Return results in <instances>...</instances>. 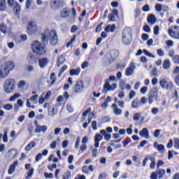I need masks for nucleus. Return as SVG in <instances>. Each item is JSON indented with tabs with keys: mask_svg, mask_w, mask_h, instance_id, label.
Listing matches in <instances>:
<instances>
[{
	"mask_svg": "<svg viewBox=\"0 0 179 179\" xmlns=\"http://www.w3.org/2000/svg\"><path fill=\"white\" fill-rule=\"evenodd\" d=\"M135 64L131 63L129 66L126 69L125 75L126 76H131V75H134V72H135Z\"/></svg>",
	"mask_w": 179,
	"mask_h": 179,
	"instance_id": "nucleus-12",
	"label": "nucleus"
},
{
	"mask_svg": "<svg viewBox=\"0 0 179 179\" xmlns=\"http://www.w3.org/2000/svg\"><path fill=\"white\" fill-rule=\"evenodd\" d=\"M112 108L113 109V113L115 115H121V114H122V110L118 108L117 104L113 103Z\"/></svg>",
	"mask_w": 179,
	"mask_h": 179,
	"instance_id": "nucleus-24",
	"label": "nucleus"
},
{
	"mask_svg": "<svg viewBox=\"0 0 179 179\" xmlns=\"http://www.w3.org/2000/svg\"><path fill=\"white\" fill-rule=\"evenodd\" d=\"M0 31L3 34H8L10 30H9V28H8V26L6 25L5 23H2V24H0Z\"/></svg>",
	"mask_w": 179,
	"mask_h": 179,
	"instance_id": "nucleus-23",
	"label": "nucleus"
},
{
	"mask_svg": "<svg viewBox=\"0 0 179 179\" xmlns=\"http://www.w3.org/2000/svg\"><path fill=\"white\" fill-rule=\"evenodd\" d=\"M168 33L169 36L172 37V38H175L176 40H179V27L175 25L172 27L171 29L168 30Z\"/></svg>",
	"mask_w": 179,
	"mask_h": 179,
	"instance_id": "nucleus-6",
	"label": "nucleus"
},
{
	"mask_svg": "<svg viewBox=\"0 0 179 179\" xmlns=\"http://www.w3.org/2000/svg\"><path fill=\"white\" fill-rule=\"evenodd\" d=\"M157 68H153L151 71V75H152V76H157Z\"/></svg>",
	"mask_w": 179,
	"mask_h": 179,
	"instance_id": "nucleus-54",
	"label": "nucleus"
},
{
	"mask_svg": "<svg viewBox=\"0 0 179 179\" xmlns=\"http://www.w3.org/2000/svg\"><path fill=\"white\" fill-rule=\"evenodd\" d=\"M28 62L29 64H36V55L30 53L28 56Z\"/></svg>",
	"mask_w": 179,
	"mask_h": 179,
	"instance_id": "nucleus-31",
	"label": "nucleus"
},
{
	"mask_svg": "<svg viewBox=\"0 0 179 179\" xmlns=\"http://www.w3.org/2000/svg\"><path fill=\"white\" fill-rule=\"evenodd\" d=\"M110 22H115V16L114 15V14H109L108 16Z\"/></svg>",
	"mask_w": 179,
	"mask_h": 179,
	"instance_id": "nucleus-50",
	"label": "nucleus"
},
{
	"mask_svg": "<svg viewBox=\"0 0 179 179\" xmlns=\"http://www.w3.org/2000/svg\"><path fill=\"white\" fill-rule=\"evenodd\" d=\"M163 8V5L160 4V3H157L155 5V10L157 12H162V9Z\"/></svg>",
	"mask_w": 179,
	"mask_h": 179,
	"instance_id": "nucleus-42",
	"label": "nucleus"
},
{
	"mask_svg": "<svg viewBox=\"0 0 179 179\" xmlns=\"http://www.w3.org/2000/svg\"><path fill=\"white\" fill-rule=\"evenodd\" d=\"M154 136L155 138H159V136H160V129L155 130L154 132Z\"/></svg>",
	"mask_w": 179,
	"mask_h": 179,
	"instance_id": "nucleus-58",
	"label": "nucleus"
},
{
	"mask_svg": "<svg viewBox=\"0 0 179 179\" xmlns=\"http://www.w3.org/2000/svg\"><path fill=\"white\" fill-rule=\"evenodd\" d=\"M130 142H132V140H131V138H129V137H127L123 141L124 146H127L128 145V143H130Z\"/></svg>",
	"mask_w": 179,
	"mask_h": 179,
	"instance_id": "nucleus-46",
	"label": "nucleus"
},
{
	"mask_svg": "<svg viewBox=\"0 0 179 179\" xmlns=\"http://www.w3.org/2000/svg\"><path fill=\"white\" fill-rule=\"evenodd\" d=\"M162 68L164 69V71H167L171 68V62H170V59H167L164 60Z\"/></svg>",
	"mask_w": 179,
	"mask_h": 179,
	"instance_id": "nucleus-16",
	"label": "nucleus"
},
{
	"mask_svg": "<svg viewBox=\"0 0 179 179\" xmlns=\"http://www.w3.org/2000/svg\"><path fill=\"white\" fill-rule=\"evenodd\" d=\"M159 90H157V87H153L151 91L150 92V94L148 95V103L149 104H152L155 101V100H157V96H159L158 93Z\"/></svg>",
	"mask_w": 179,
	"mask_h": 179,
	"instance_id": "nucleus-5",
	"label": "nucleus"
},
{
	"mask_svg": "<svg viewBox=\"0 0 179 179\" xmlns=\"http://www.w3.org/2000/svg\"><path fill=\"white\" fill-rule=\"evenodd\" d=\"M31 48L36 55H44L45 54V46L38 41H35L31 43Z\"/></svg>",
	"mask_w": 179,
	"mask_h": 179,
	"instance_id": "nucleus-2",
	"label": "nucleus"
},
{
	"mask_svg": "<svg viewBox=\"0 0 179 179\" xmlns=\"http://www.w3.org/2000/svg\"><path fill=\"white\" fill-rule=\"evenodd\" d=\"M118 55H120V52L117 51L110 52V57H111L113 61H114L115 59H117V58H118Z\"/></svg>",
	"mask_w": 179,
	"mask_h": 179,
	"instance_id": "nucleus-36",
	"label": "nucleus"
},
{
	"mask_svg": "<svg viewBox=\"0 0 179 179\" xmlns=\"http://www.w3.org/2000/svg\"><path fill=\"white\" fill-rule=\"evenodd\" d=\"M173 142H174V148L176 149H179V139L177 138H173Z\"/></svg>",
	"mask_w": 179,
	"mask_h": 179,
	"instance_id": "nucleus-43",
	"label": "nucleus"
},
{
	"mask_svg": "<svg viewBox=\"0 0 179 179\" xmlns=\"http://www.w3.org/2000/svg\"><path fill=\"white\" fill-rule=\"evenodd\" d=\"M106 83L103 85V90L102 93H107L108 91L111 90V85H110V80H106Z\"/></svg>",
	"mask_w": 179,
	"mask_h": 179,
	"instance_id": "nucleus-21",
	"label": "nucleus"
},
{
	"mask_svg": "<svg viewBox=\"0 0 179 179\" xmlns=\"http://www.w3.org/2000/svg\"><path fill=\"white\" fill-rule=\"evenodd\" d=\"M119 86L122 90H125V81L121 80L119 83Z\"/></svg>",
	"mask_w": 179,
	"mask_h": 179,
	"instance_id": "nucleus-45",
	"label": "nucleus"
},
{
	"mask_svg": "<svg viewBox=\"0 0 179 179\" xmlns=\"http://www.w3.org/2000/svg\"><path fill=\"white\" fill-rule=\"evenodd\" d=\"M36 129H35V134H40L43 132V134H45L47 132V129H48V127L47 125L40 126V124L36 125Z\"/></svg>",
	"mask_w": 179,
	"mask_h": 179,
	"instance_id": "nucleus-13",
	"label": "nucleus"
},
{
	"mask_svg": "<svg viewBox=\"0 0 179 179\" xmlns=\"http://www.w3.org/2000/svg\"><path fill=\"white\" fill-rule=\"evenodd\" d=\"M150 179H157V172H152L150 176Z\"/></svg>",
	"mask_w": 179,
	"mask_h": 179,
	"instance_id": "nucleus-60",
	"label": "nucleus"
},
{
	"mask_svg": "<svg viewBox=\"0 0 179 179\" xmlns=\"http://www.w3.org/2000/svg\"><path fill=\"white\" fill-rule=\"evenodd\" d=\"M85 89V83L82 80H78L73 87L74 93H82Z\"/></svg>",
	"mask_w": 179,
	"mask_h": 179,
	"instance_id": "nucleus-9",
	"label": "nucleus"
},
{
	"mask_svg": "<svg viewBox=\"0 0 179 179\" xmlns=\"http://www.w3.org/2000/svg\"><path fill=\"white\" fill-rule=\"evenodd\" d=\"M72 176V173L70 171H67L66 173H64L62 176V179H69Z\"/></svg>",
	"mask_w": 179,
	"mask_h": 179,
	"instance_id": "nucleus-38",
	"label": "nucleus"
},
{
	"mask_svg": "<svg viewBox=\"0 0 179 179\" xmlns=\"http://www.w3.org/2000/svg\"><path fill=\"white\" fill-rule=\"evenodd\" d=\"M140 136L145 138V139H149V131L146 127L143 128L141 131H139Z\"/></svg>",
	"mask_w": 179,
	"mask_h": 179,
	"instance_id": "nucleus-18",
	"label": "nucleus"
},
{
	"mask_svg": "<svg viewBox=\"0 0 179 179\" xmlns=\"http://www.w3.org/2000/svg\"><path fill=\"white\" fill-rule=\"evenodd\" d=\"M79 73H80V68H77L76 69H71L70 70V76H79Z\"/></svg>",
	"mask_w": 179,
	"mask_h": 179,
	"instance_id": "nucleus-29",
	"label": "nucleus"
},
{
	"mask_svg": "<svg viewBox=\"0 0 179 179\" xmlns=\"http://www.w3.org/2000/svg\"><path fill=\"white\" fill-rule=\"evenodd\" d=\"M154 148L159 151V153H164V145L163 144H159L157 142L154 143Z\"/></svg>",
	"mask_w": 179,
	"mask_h": 179,
	"instance_id": "nucleus-20",
	"label": "nucleus"
},
{
	"mask_svg": "<svg viewBox=\"0 0 179 179\" xmlns=\"http://www.w3.org/2000/svg\"><path fill=\"white\" fill-rule=\"evenodd\" d=\"M141 118V113H136L134 115L133 120L134 121H139V119Z\"/></svg>",
	"mask_w": 179,
	"mask_h": 179,
	"instance_id": "nucleus-47",
	"label": "nucleus"
},
{
	"mask_svg": "<svg viewBox=\"0 0 179 179\" xmlns=\"http://www.w3.org/2000/svg\"><path fill=\"white\" fill-rule=\"evenodd\" d=\"M8 5H9L10 8H13V12L15 15L20 13V5L15 1V0H8Z\"/></svg>",
	"mask_w": 179,
	"mask_h": 179,
	"instance_id": "nucleus-7",
	"label": "nucleus"
},
{
	"mask_svg": "<svg viewBox=\"0 0 179 179\" xmlns=\"http://www.w3.org/2000/svg\"><path fill=\"white\" fill-rule=\"evenodd\" d=\"M33 148H36V143L34 141H31L26 147L25 150L30 152Z\"/></svg>",
	"mask_w": 179,
	"mask_h": 179,
	"instance_id": "nucleus-32",
	"label": "nucleus"
},
{
	"mask_svg": "<svg viewBox=\"0 0 179 179\" xmlns=\"http://www.w3.org/2000/svg\"><path fill=\"white\" fill-rule=\"evenodd\" d=\"M10 71L6 69L4 66H1L0 69V79H3V78H6L9 75Z\"/></svg>",
	"mask_w": 179,
	"mask_h": 179,
	"instance_id": "nucleus-14",
	"label": "nucleus"
},
{
	"mask_svg": "<svg viewBox=\"0 0 179 179\" xmlns=\"http://www.w3.org/2000/svg\"><path fill=\"white\" fill-rule=\"evenodd\" d=\"M131 107H132V108H139V107H142L141 101H139V99H134L131 102Z\"/></svg>",
	"mask_w": 179,
	"mask_h": 179,
	"instance_id": "nucleus-27",
	"label": "nucleus"
},
{
	"mask_svg": "<svg viewBox=\"0 0 179 179\" xmlns=\"http://www.w3.org/2000/svg\"><path fill=\"white\" fill-rule=\"evenodd\" d=\"M156 173H157V175H158V178L162 179L163 178V176L166 174V171L164 169L157 170Z\"/></svg>",
	"mask_w": 179,
	"mask_h": 179,
	"instance_id": "nucleus-35",
	"label": "nucleus"
},
{
	"mask_svg": "<svg viewBox=\"0 0 179 179\" xmlns=\"http://www.w3.org/2000/svg\"><path fill=\"white\" fill-rule=\"evenodd\" d=\"M168 10H169V6H167L166 5H162V11L164 12V13H166Z\"/></svg>",
	"mask_w": 179,
	"mask_h": 179,
	"instance_id": "nucleus-59",
	"label": "nucleus"
},
{
	"mask_svg": "<svg viewBox=\"0 0 179 179\" xmlns=\"http://www.w3.org/2000/svg\"><path fill=\"white\" fill-rule=\"evenodd\" d=\"M50 8L52 9H59V8H62L61 0H51Z\"/></svg>",
	"mask_w": 179,
	"mask_h": 179,
	"instance_id": "nucleus-11",
	"label": "nucleus"
},
{
	"mask_svg": "<svg viewBox=\"0 0 179 179\" xmlns=\"http://www.w3.org/2000/svg\"><path fill=\"white\" fill-rule=\"evenodd\" d=\"M172 61L176 65H179V55H175L172 58Z\"/></svg>",
	"mask_w": 179,
	"mask_h": 179,
	"instance_id": "nucleus-41",
	"label": "nucleus"
},
{
	"mask_svg": "<svg viewBox=\"0 0 179 179\" xmlns=\"http://www.w3.org/2000/svg\"><path fill=\"white\" fill-rule=\"evenodd\" d=\"M174 80L175 83H176V85L179 86V74L175 77Z\"/></svg>",
	"mask_w": 179,
	"mask_h": 179,
	"instance_id": "nucleus-64",
	"label": "nucleus"
},
{
	"mask_svg": "<svg viewBox=\"0 0 179 179\" xmlns=\"http://www.w3.org/2000/svg\"><path fill=\"white\" fill-rule=\"evenodd\" d=\"M5 9H6V1L0 0V10H5Z\"/></svg>",
	"mask_w": 179,
	"mask_h": 179,
	"instance_id": "nucleus-37",
	"label": "nucleus"
},
{
	"mask_svg": "<svg viewBox=\"0 0 179 179\" xmlns=\"http://www.w3.org/2000/svg\"><path fill=\"white\" fill-rule=\"evenodd\" d=\"M152 114L154 115H157L159 114V108H152L151 110Z\"/></svg>",
	"mask_w": 179,
	"mask_h": 179,
	"instance_id": "nucleus-53",
	"label": "nucleus"
},
{
	"mask_svg": "<svg viewBox=\"0 0 179 179\" xmlns=\"http://www.w3.org/2000/svg\"><path fill=\"white\" fill-rule=\"evenodd\" d=\"M48 64V59L47 58H42L39 59V66L41 69H44L45 66Z\"/></svg>",
	"mask_w": 179,
	"mask_h": 179,
	"instance_id": "nucleus-17",
	"label": "nucleus"
},
{
	"mask_svg": "<svg viewBox=\"0 0 179 179\" xmlns=\"http://www.w3.org/2000/svg\"><path fill=\"white\" fill-rule=\"evenodd\" d=\"M157 53L159 57H164V51H163L162 49H158L157 50Z\"/></svg>",
	"mask_w": 179,
	"mask_h": 179,
	"instance_id": "nucleus-51",
	"label": "nucleus"
},
{
	"mask_svg": "<svg viewBox=\"0 0 179 179\" xmlns=\"http://www.w3.org/2000/svg\"><path fill=\"white\" fill-rule=\"evenodd\" d=\"M117 69H120V71H122V69H125V64H117L116 65Z\"/></svg>",
	"mask_w": 179,
	"mask_h": 179,
	"instance_id": "nucleus-52",
	"label": "nucleus"
},
{
	"mask_svg": "<svg viewBox=\"0 0 179 179\" xmlns=\"http://www.w3.org/2000/svg\"><path fill=\"white\" fill-rule=\"evenodd\" d=\"M69 13H71V11L68 10L66 8H63L61 11V16L62 17H68L69 16Z\"/></svg>",
	"mask_w": 179,
	"mask_h": 179,
	"instance_id": "nucleus-33",
	"label": "nucleus"
},
{
	"mask_svg": "<svg viewBox=\"0 0 179 179\" xmlns=\"http://www.w3.org/2000/svg\"><path fill=\"white\" fill-rule=\"evenodd\" d=\"M86 149H87V145L86 144L82 145L80 148V153H83Z\"/></svg>",
	"mask_w": 179,
	"mask_h": 179,
	"instance_id": "nucleus-49",
	"label": "nucleus"
},
{
	"mask_svg": "<svg viewBox=\"0 0 179 179\" xmlns=\"http://www.w3.org/2000/svg\"><path fill=\"white\" fill-rule=\"evenodd\" d=\"M105 31H106V33H110V31L111 33H114V31H115V24H113V25H108L105 28Z\"/></svg>",
	"mask_w": 179,
	"mask_h": 179,
	"instance_id": "nucleus-30",
	"label": "nucleus"
},
{
	"mask_svg": "<svg viewBox=\"0 0 179 179\" xmlns=\"http://www.w3.org/2000/svg\"><path fill=\"white\" fill-rule=\"evenodd\" d=\"M49 43L52 45H57L58 44V34L55 29H51L49 32L48 36L45 34H42V42Z\"/></svg>",
	"mask_w": 179,
	"mask_h": 179,
	"instance_id": "nucleus-1",
	"label": "nucleus"
},
{
	"mask_svg": "<svg viewBox=\"0 0 179 179\" xmlns=\"http://www.w3.org/2000/svg\"><path fill=\"white\" fill-rule=\"evenodd\" d=\"M106 178H107V176H106V173H102L99 176V179H106Z\"/></svg>",
	"mask_w": 179,
	"mask_h": 179,
	"instance_id": "nucleus-62",
	"label": "nucleus"
},
{
	"mask_svg": "<svg viewBox=\"0 0 179 179\" xmlns=\"http://www.w3.org/2000/svg\"><path fill=\"white\" fill-rule=\"evenodd\" d=\"M108 103H111V97L108 96L103 103L101 105V108H107L108 107Z\"/></svg>",
	"mask_w": 179,
	"mask_h": 179,
	"instance_id": "nucleus-28",
	"label": "nucleus"
},
{
	"mask_svg": "<svg viewBox=\"0 0 179 179\" xmlns=\"http://www.w3.org/2000/svg\"><path fill=\"white\" fill-rule=\"evenodd\" d=\"M159 85L162 89H166V90H173V83L167 81L165 78H162L159 81Z\"/></svg>",
	"mask_w": 179,
	"mask_h": 179,
	"instance_id": "nucleus-8",
	"label": "nucleus"
},
{
	"mask_svg": "<svg viewBox=\"0 0 179 179\" xmlns=\"http://www.w3.org/2000/svg\"><path fill=\"white\" fill-rule=\"evenodd\" d=\"M64 62H65V56L64 55H60L58 57L57 59V67L61 66V65H62V64H64Z\"/></svg>",
	"mask_w": 179,
	"mask_h": 179,
	"instance_id": "nucleus-34",
	"label": "nucleus"
},
{
	"mask_svg": "<svg viewBox=\"0 0 179 179\" xmlns=\"http://www.w3.org/2000/svg\"><path fill=\"white\" fill-rule=\"evenodd\" d=\"M143 29L145 33H150V27H149V25H144Z\"/></svg>",
	"mask_w": 179,
	"mask_h": 179,
	"instance_id": "nucleus-56",
	"label": "nucleus"
},
{
	"mask_svg": "<svg viewBox=\"0 0 179 179\" xmlns=\"http://www.w3.org/2000/svg\"><path fill=\"white\" fill-rule=\"evenodd\" d=\"M142 10L143 12H149V10H150V7L148 4H145L143 6Z\"/></svg>",
	"mask_w": 179,
	"mask_h": 179,
	"instance_id": "nucleus-48",
	"label": "nucleus"
},
{
	"mask_svg": "<svg viewBox=\"0 0 179 179\" xmlns=\"http://www.w3.org/2000/svg\"><path fill=\"white\" fill-rule=\"evenodd\" d=\"M74 179H86L85 175H78Z\"/></svg>",
	"mask_w": 179,
	"mask_h": 179,
	"instance_id": "nucleus-63",
	"label": "nucleus"
},
{
	"mask_svg": "<svg viewBox=\"0 0 179 179\" xmlns=\"http://www.w3.org/2000/svg\"><path fill=\"white\" fill-rule=\"evenodd\" d=\"M147 22L149 24H155L156 23V16L153 14H150L147 18Z\"/></svg>",
	"mask_w": 179,
	"mask_h": 179,
	"instance_id": "nucleus-25",
	"label": "nucleus"
},
{
	"mask_svg": "<svg viewBox=\"0 0 179 179\" xmlns=\"http://www.w3.org/2000/svg\"><path fill=\"white\" fill-rule=\"evenodd\" d=\"M154 34L155 36H157L159 34V27L157 25H156L155 27H154Z\"/></svg>",
	"mask_w": 179,
	"mask_h": 179,
	"instance_id": "nucleus-61",
	"label": "nucleus"
},
{
	"mask_svg": "<svg viewBox=\"0 0 179 179\" xmlns=\"http://www.w3.org/2000/svg\"><path fill=\"white\" fill-rule=\"evenodd\" d=\"M28 34H34L37 33V26L34 24V22H29L28 24Z\"/></svg>",
	"mask_w": 179,
	"mask_h": 179,
	"instance_id": "nucleus-10",
	"label": "nucleus"
},
{
	"mask_svg": "<svg viewBox=\"0 0 179 179\" xmlns=\"http://www.w3.org/2000/svg\"><path fill=\"white\" fill-rule=\"evenodd\" d=\"M79 28L76 25H73L71 29V33H75V31H78Z\"/></svg>",
	"mask_w": 179,
	"mask_h": 179,
	"instance_id": "nucleus-57",
	"label": "nucleus"
},
{
	"mask_svg": "<svg viewBox=\"0 0 179 179\" xmlns=\"http://www.w3.org/2000/svg\"><path fill=\"white\" fill-rule=\"evenodd\" d=\"M122 41L124 45H129L132 42V31L131 28L126 27L122 31Z\"/></svg>",
	"mask_w": 179,
	"mask_h": 179,
	"instance_id": "nucleus-3",
	"label": "nucleus"
},
{
	"mask_svg": "<svg viewBox=\"0 0 179 179\" xmlns=\"http://www.w3.org/2000/svg\"><path fill=\"white\" fill-rule=\"evenodd\" d=\"M143 51L145 55H147V57H149L150 58H155V55H153L152 53L149 52V51H148L145 49Z\"/></svg>",
	"mask_w": 179,
	"mask_h": 179,
	"instance_id": "nucleus-44",
	"label": "nucleus"
},
{
	"mask_svg": "<svg viewBox=\"0 0 179 179\" xmlns=\"http://www.w3.org/2000/svg\"><path fill=\"white\" fill-rule=\"evenodd\" d=\"M15 85H16V81L14 79L6 80L4 83V92L6 93H12L15 89Z\"/></svg>",
	"mask_w": 179,
	"mask_h": 179,
	"instance_id": "nucleus-4",
	"label": "nucleus"
},
{
	"mask_svg": "<svg viewBox=\"0 0 179 179\" xmlns=\"http://www.w3.org/2000/svg\"><path fill=\"white\" fill-rule=\"evenodd\" d=\"M100 141H103V136L100 134H96L94 136V148H99Z\"/></svg>",
	"mask_w": 179,
	"mask_h": 179,
	"instance_id": "nucleus-15",
	"label": "nucleus"
},
{
	"mask_svg": "<svg viewBox=\"0 0 179 179\" xmlns=\"http://www.w3.org/2000/svg\"><path fill=\"white\" fill-rule=\"evenodd\" d=\"M19 164V161H15L13 164L10 166V168L8 171V174L11 175L15 173V170H16V166Z\"/></svg>",
	"mask_w": 179,
	"mask_h": 179,
	"instance_id": "nucleus-22",
	"label": "nucleus"
},
{
	"mask_svg": "<svg viewBox=\"0 0 179 179\" xmlns=\"http://www.w3.org/2000/svg\"><path fill=\"white\" fill-rule=\"evenodd\" d=\"M57 113H58V110L52 108V110H49L48 115H50V117H54V115H55V114H57Z\"/></svg>",
	"mask_w": 179,
	"mask_h": 179,
	"instance_id": "nucleus-40",
	"label": "nucleus"
},
{
	"mask_svg": "<svg viewBox=\"0 0 179 179\" xmlns=\"http://www.w3.org/2000/svg\"><path fill=\"white\" fill-rule=\"evenodd\" d=\"M10 72L15 68V63L13 62L8 61L3 65Z\"/></svg>",
	"mask_w": 179,
	"mask_h": 179,
	"instance_id": "nucleus-26",
	"label": "nucleus"
},
{
	"mask_svg": "<svg viewBox=\"0 0 179 179\" xmlns=\"http://www.w3.org/2000/svg\"><path fill=\"white\" fill-rule=\"evenodd\" d=\"M3 109L7 111H10V110H13V106L10 103H7L3 106Z\"/></svg>",
	"mask_w": 179,
	"mask_h": 179,
	"instance_id": "nucleus-39",
	"label": "nucleus"
},
{
	"mask_svg": "<svg viewBox=\"0 0 179 179\" xmlns=\"http://www.w3.org/2000/svg\"><path fill=\"white\" fill-rule=\"evenodd\" d=\"M8 153L9 154L8 157L11 160H13V159H15V157H16V156H17V150H16V149L9 150Z\"/></svg>",
	"mask_w": 179,
	"mask_h": 179,
	"instance_id": "nucleus-19",
	"label": "nucleus"
},
{
	"mask_svg": "<svg viewBox=\"0 0 179 179\" xmlns=\"http://www.w3.org/2000/svg\"><path fill=\"white\" fill-rule=\"evenodd\" d=\"M41 159H43V155L41 153H39L35 157V162H40Z\"/></svg>",
	"mask_w": 179,
	"mask_h": 179,
	"instance_id": "nucleus-55",
	"label": "nucleus"
}]
</instances>
